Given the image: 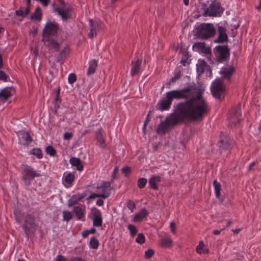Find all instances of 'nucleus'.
<instances>
[{"instance_id":"ddd939ff","label":"nucleus","mask_w":261,"mask_h":261,"mask_svg":"<svg viewBox=\"0 0 261 261\" xmlns=\"http://www.w3.org/2000/svg\"><path fill=\"white\" fill-rule=\"evenodd\" d=\"M240 110V107H238L237 108H234L232 110L230 122L231 125H234V126H236L241 121V119L240 118L241 112Z\"/></svg>"},{"instance_id":"393cba45","label":"nucleus","mask_w":261,"mask_h":261,"mask_svg":"<svg viewBox=\"0 0 261 261\" xmlns=\"http://www.w3.org/2000/svg\"><path fill=\"white\" fill-rule=\"evenodd\" d=\"M196 252L199 254L202 253L206 254L208 253L209 250L207 248H205V245L203 242L200 241L199 243V245L196 247Z\"/></svg>"},{"instance_id":"774afa93","label":"nucleus","mask_w":261,"mask_h":261,"mask_svg":"<svg viewBox=\"0 0 261 261\" xmlns=\"http://www.w3.org/2000/svg\"><path fill=\"white\" fill-rule=\"evenodd\" d=\"M89 234H94L96 232V229L94 228H91L90 230H88Z\"/></svg>"},{"instance_id":"a878e982","label":"nucleus","mask_w":261,"mask_h":261,"mask_svg":"<svg viewBox=\"0 0 261 261\" xmlns=\"http://www.w3.org/2000/svg\"><path fill=\"white\" fill-rule=\"evenodd\" d=\"M69 50V47L66 46L64 49L60 53L59 56L57 58V61L60 63H62L66 58V54L68 53Z\"/></svg>"},{"instance_id":"9b49d317","label":"nucleus","mask_w":261,"mask_h":261,"mask_svg":"<svg viewBox=\"0 0 261 261\" xmlns=\"http://www.w3.org/2000/svg\"><path fill=\"white\" fill-rule=\"evenodd\" d=\"M218 36L214 40L215 43H222L227 42L228 40V37L226 34V30L224 27L219 26L218 29Z\"/></svg>"},{"instance_id":"f257e3e1","label":"nucleus","mask_w":261,"mask_h":261,"mask_svg":"<svg viewBox=\"0 0 261 261\" xmlns=\"http://www.w3.org/2000/svg\"><path fill=\"white\" fill-rule=\"evenodd\" d=\"M204 91L202 86L193 84L167 92L166 96L171 102L174 99H185L177 105L175 112L171 114L172 123L184 122L185 120L200 121L207 116L210 107L203 96Z\"/></svg>"},{"instance_id":"c756f323","label":"nucleus","mask_w":261,"mask_h":261,"mask_svg":"<svg viewBox=\"0 0 261 261\" xmlns=\"http://www.w3.org/2000/svg\"><path fill=\"white\" fill-rule=\"evenodd\" d=\"M193 47L195 49H197L202 52L207 53L206 48V44L204 42H198L195 43Z\"/></svg>"},{"instance_id":"72a5a7b5","label":"nucleus","mask_w":261,"mask_h":261,"mask_svg":"<svg viewBox=\"0 0 261 261\" xmlns=\"http://www.w3.org/2000/svg\"><path fill=\"white\" fill-rule=\"evenodd\" d=\"M19 133L21 136L22 138L28 143H31L32 141V139L28 132L22 130L20 131Z\"/></svg>"},{"instance_id":"338daca9","label":"nucleus","mask_w":261,"mask_h":261,"mask_svg":"<svg viewBox=\"0 0 261 261\" xmlns=\"http://www.w3.org/2000/svg\"><path fill=\"white\" fill-rule=\"evenodd\" d=\"M223 230V229H221V230H215L214 231H213V233L215 235H218L220 233L221 231H222Z\"/></svg>"},{"instance_id":"3c124183","label":"nucleus","mask_w":261,"mask_h":261,"mask_svg":"<svg viewBox=\"0 0 261 261\" xmlns=\"http://www.w3.org/2000/svg\"><path fill=\"white\" fill-rule=\"evenodd\" d=\"M73 136V134L72 133L66 132L63 135V139L67 140L70 139Z\"/></svg>"},{"instance_id":"680f3d73","label":"nucleus","mask_w":261,"mask_h":261,"mask_svg":"<svg viewBox=\"0 0 261 261\" xmlns=\"http://www.w3.org/2000/svg\"><path fill=\"white\" fill-rule=\"evenodd\" d=\"M89 234V232L88 230H85L82 233V236L84 238H86L88 237V236Z\"/></svg>"},{"instance_id":"58836bf2","label":"nucleus","mask_w":261,"mask_h":261,"mask_svg":"<svg viewBox=\"0 0 261 261\" xmlns=\"http://www.w3.org/2000/svg\"><path fill=\"white\" fill-rule=\"evenodd\" d=\"M74 178V175L71 173H69L66 175L64 180L66 183L70 184L73 181Z\"/></svg>"},{"instance_id":"e2e57ef3","label":"nucleus","mask_w":261,"mask_h":261,"mask_svg":"<svg viewBox=\"0 0 261 261\" xmlns=\"http://www.w3.org/2000/svg\"><path fill=\"white\" fill-rule=\"evenodd\" d=\"M96 204L99 206H101L103 204V201L101 199H99L97 200Z\"/></svg>"},{"instance_id":"412c9836","label":"nucleus","mask_w":261,"mask_h":261,"mask_svg":"<svg viewBox=\"0 0 261 261\" xmlns=\"http://www.w3.org/2000/svg\"><path fill=\"white\" fill-rule=\"evenodd\" d=\"M89 67L87 70V75H89L95 73V69L97 66V61L92 60L89 63Z\"/></svg>"},{"instance_id":"20e7f679","label":"nucleus","mask_w":261,"mask_h":261,"mask_svg":"<svg viewBox=\"0 0 261 261\" xmlns=\"http://www.w3.org/2000/svg\"><path fill=\"white\" fill-rule=\"evenodd\" d=\"M40 176L41 174L34 171L31 167L28 165L24 166L22 179L25 185L29 186L35 177H39Z\"/></svg>"},{"instance_id":"de8ad7c7","label":"nucleus","mask_w":261,"mask_h":261,"mask_svg":"<svg viewBox=\"0 0 261 261\" xmlns=\"http://www.w3.org/2000/svg\"><path fill=\"white\" fill-rule=\"evenodd\" d=\"M127 207L133 212L136 209V205L132 200H128L127 202Z\"/></svg>"},{"instance_id":"49530a36","label":"nucleus","mask_w":261,"mask_h":261,"mask_svg":"<svg viewBox=\"0 0 261 261\" xmlns=\"http://www.w3.org/2000/svg\"><path fill=\"white\" fill-rule=\"evenodd\" d=\"M154 253V251L152 249H149L145 252V257L147 259L150 258Z\"/></svg>"},{"instance_id":"e433bc0d","label":"nucleus","mask_w":261,"mask_h":261,"mask_svg":"<svg viewBox=\"0 0 261 261\" xmlns=\"http://www.w3.org/2000/svg\"><path fill=\"white\" fill-rule=\"evenodd\" d=\"M89 244L91 248L97 249L99 246L98 240L95 237H93L90 241Z\"/></svg>"},{"instance_id":"bb28decb","label":"nucleus","mask_w":261,"mask_h":261,"mask_svg":"<svg viewBox=\"0 0 261 261\" xmlns=\"http://www.w3.org/2000/svg\"><path fill=\"white\" fill-rule=\"evenodd\" d=\"M206 66V62L203 60H199L196 65L197 71L199 75L203 73L204 71V68Z\"/></svg>"},{"instance_id":"9d476101","label":"nucleus","mask_w":261,"mask_h":261,"mask_svg":"<svg viewBox=\"0 0 261 261\" xmlns=\"http://www.w3.org/2000/svg\"><path fill=\"white\" fill-rule=\"evenodd\" d=\"M219 146L222 149H229L234 144V141L227 136L221 137V139L218 142Z\"/></svg>"},{"instance_id":"0e129e2a","label":"nucleus","mask_w":261,"mask_h":261,"mask_svg":"<svg viewBox=\"0 0 261 261\" xmlns=\"http://www.w3.org/2000/svg\"><path fill=\"white\" fill-rule=\"evenodd\" d=\"M27 6V8L25 9V11L24 12L25 16L27 15L30 12V5Z\"/></svg>"},{"instance_id":"5fc2aeb1","label":"nucleus","mask_w":261,"mask_h":261,"mask_svg":"<svg viewBox=\"0 0 261 261\" xmlns=\"http://www.w3.org/2000/svg\"><path fill=\"white\" fill-rule=\"evenodd\" d=\"M96 35V31L93 30L92 29H90V32L88 34V37L90 38H92L94 36Z\"/></svg>"},{"instance_id":"4468645a","label":"nucleus","mask_w":261,"mask_h":261,"mask_svg":"<svg viewBox=\"0 0 261 261\" xmlns=\"http://www.w3.org/2000/svg\"><path fill=\"white\" fill-rule=\"evenodd\" d=\"M42 41L44 42V44L48 47L53 48L56 51H59L60 48L59 44L57 41L48 37H43Z\"/></svg>"},{"instance_id":"f03ea898","label":"nucleus","mask_w":261,"mask_h":261,"mask_svg":"<svg viewBox=\"0 0 261 261\" xmlns=\"http://www.w3.org/2000/svg\"><path fill=\"white\" fill-rule=\"evenodd\" d=\"M216 29L212 23H201L197 27V35L202 39H207L214 37Z\"/></svg>"},{"instance_id":"864d4df0","label":"nucleus","mask_w":261,"mask_h":261,"mask_svg":"<svg viewBox=\"0 0 261 261\" xmlns=\"http://www.w3.org/2000/svg\"><path fill=\"white\" fill-rule=\"evenodd\" d=\"M122 172L125 176H127L130 172V168L128 167H125L122 169Z\"/></svg>"},{"instance_id":"6e6d98bb","label":"nucleus","mask_w":261,"mask_h":261,"mask_svg":"<svg viewBox=\"0 0 261 261\" xmlns=\"http://www.w3.org/2000/svg\"><path fill=\"white\" fill-rule=\"evenodd\" d=\"M66 258L62 255H58L56 257V260L55 261H65Z\"/></svg>"},{"instance_id":"cd10ccee","label":"nucleus","mask_w":261,"mask_h":261,"mask_svg":"<svg viewBox=\"0 0 261 261\" xmlns=\"http://www.w3.org/2000/svg\"><path fill=\"white\" fill-rule=\"evenodd\" d=\"M96 139L97 141L102 145V147H105V140L103 138L102 135V128H100L98 129V130L96 133Z\"/></svg>"},{"instance_id":"dca6fc26","label":"nucleus","mask_w":261,"mask_h":261,"mask_svg":"<svg viewBox=\"0 0 261 261\" xmlns=\"http://www.w3.org/2000/svg\"><path fill=\"white\" fill-rule=\"evenodd\" d=\"M113 182V179L108 181H103L100 186H97V189H102V193L100 194H105L108 193V197L110 195L111 192V185Z\"/></svg>"},{"instance_id":"a211bd4d","label":"nucleus","mask_w":261,"mask_h":261,"mask_svg":"<svg viewBox=\"0 0 261 261\" xmlns=\"http://www.w3.org/2000/svg\"><path fill=\"white\" fill-rule=\"evenodd\" d=\"M15 90L12 87H6L1 91L0 98H3L5 100H7L12 96Z\"/></svg>"},{"instance_id":"b1692460","label":"nucleus","mask_w":261,"mask_h":261,"mask_svg":"<svg viewBox=\"0 0 261 261\" xmlns=\"http://www.w3.org/2000/svg\"><path fill=\"white\" fill-rule=\"evenodd\" d=\"M142 63V60L138 59L136 62H132V68L131 69V75H134L138 72V70Z\"/></svg>"},{"instance_id":"5701e85b","label":"nucleus","mask_w":261,"mask_h":261,"mask_svg":"<svg viewBox=\"0 0 261 261\" xmlns=\"http://www.w3.org/2000/svg\"><path fill=\"white\" fill-rule=\"evenodd\" d=\"M161 181V177L159 176H153L151 177L149 180V184L154 190L158 189L159 187L156 185V183Z\"/></svg>"},{"instance_id":"423d86ee","label":"nucleus","mask_w":261,"mask_h":261,"mask_svg":"<svg viewBox=\"0 0 261 261\" xmlns=\"http://www.w3.org/2000/svg\"><path fill=\"white\" fill-rule=\"evenodd\" d=\"M37 227V224L35 222L34 217L30 214L27 215L25 218V224L22 226L25 233L27 236L33 233Z\"/></svg>"},{"instance_id":"f3484780","label":"nucleus","mask_w":261,"mask_h":261,"mask_svg":"<svg viewBox=\"0 0 261 261\" xmlns=\"http://www.w3.org/2000/svg\"><path fill=\"white\" fill-rule=\"evenodd\" d=\"M171 104V101L166 96L157 104L156 108L161 111L167 110L170 107Z\"/></svg>"},{"instance_id":"09e8293b","label":"nucleus","mask_w":261,"mask_h":261,"mask_svg":"<svg viewBox=\"0 0 261 261\" xmlns=\"http://www.w3.org/2000/svg\"><path fill=\"white\" fill-rule=\"evenodd\" d=\"M76 80V77L74 73H70L68 77V81L69 83L73 84Z\"/></svg>"},{"instance_id":"ea45409f","label":"nucleus","mask_w":261,"mask_h":261,"mask_svg":"<svg viewBox=\"0 0 261 261\" xmlns=\"http://www.w3.org/2000/svg\"><path fill=\"white\" fill-rule=\"evenodd\" d=\"M128 229L130 231V236L134 237L137 233L136 227L134 225L129 224L128 225Z\"/></svg>"},{"instance_id":"c03bdc74","label":"nucleus","mask_w":261,"mask_h":261,"mask_svg":"<svg viewBox=\"0 0 261 261\" xmlns=\"http://www.w3.org/2000/svg\"><path fill=\"white\" fill-rule=\"evenodd\" d=\"M95 197H101L105 199L108 197V193L105 194H100V193H92L88 197V199H93Z\"/></svg>"},{"instance_id":"1a4fd4ad","label":"nucleus","mask_w":261,"mask_h":261,"mask_svg":"<svg viewBox=\"0 0 261 261\" xmlns=\"http://www.w3.org/2000/svg\"><path fill=\"white\" fill-rule=\"evenodd\" d=\"M58 1L62 5L61 9L55 8V12L60 15L63 20H66L71 16L70 13L71 11V8L69 6L67 5L63 0Z\"/></svg>"},{"instance_id":"0eeeda50","label":"nucleus","mask_w":261,"mask_h":261,"mask_svg":"<svg viewBox=\"0 0 261 261\" xmlns=\"http://www.w3.org/2000/svg\"><path fill=\"white\" fill-rule=\"evenodd\" d=\"M58 30V23L55 21L48 20L43 29L42 36L50 37V36H55L57 34Z\"/></svg>"},{"instance_id":"7ed1b4c3","label":"nucleus","mask_w":261,"mask_h":261,"mask_svg":"<svg viewBox=\"0 0 261 261\" xmlns=\"http://www.w3.org/2000/svg\"><path fill=\"white\" fill-rule=\"evenodd\" d=\"M224 9L221 6L220 3L214 1L204 11V16L220 17L222 14Z\"/></svg>"},{"instance_id":"6ab92c4d","label":"nucleus","mask_w":261,"mask_h":261,"mask_svg":"<svg viewBox=\"0 0 261 261\" xmlns=\"http://www.w3.org/2000/svg\"><path fill=\"white\" fill-rule=\"evenodd\" d=\"M85 196L84 194L77 193L73 195L68 201V206L71 207Z\"/></svg>"},{"instance_id":"4be33fe9","label":"nucleus","mask_w":261,"mask_h":261,"mask_svg":"<svg viewBox=\"0 0 261 261\" xmlns=\"http://www.w3.org/2000/svg\"><path fill=\"white\" fill-rule=\"evenodd\" d=\"M70 163L72 166L76 167V170L82 171L83 169V166L79 158H71L70 159Z\"/></svg>"},{"instance_id":"4c0bfd02","label":"nucleus","mask_w":261,"mask_h":261,"mask_svg":"<svg viewBox=\"0 0 261 261\" xmlns=\"http://www.w3.org/2000/svg\"><path fill=\"white\" fill-rule=\"evenodd\" d=\"M32 154L36 156L39 159H41L42 158V151L39 148H34L31 151Z\"/></svg>"},{"instance_id":"a19ab883","label":"nucleus","mask_w":261,"mask_h":261,"mask_svg":"<svg viewBox=\"0 0 261 261\" xmlns=\"http://www.w3.org/2000/svg\"><path fill=\"white\" fill-rule=\"evenodd\" d=\"M45 151L46 153L49 154L50 156H54L56 153V150L51 145H49L46 147Z\"/></svg>"},{"instance_id":"c9c22d12","label":"nucleus","mask_w":261,"mask_h":261,"mask_svg":"<svg viewBox=\"0 0 261 261\" xmlns=\"http://www.w3.org/2000/svg\"><path fill=\"white\" fill-rule=\"evenodd\" d=\"M90 29H92L93 30L96 31L97 29H98V28L101 27V24L99 22L90 19Z\"/></svg>"},{"instance_id":"aec40b11","label":"nucleus","mask_w":261,"mask_h":261,"mask_svg":"<svg viewBox=\"0 0 261 261\" xmlns=\"http://www.w3.org/2000/svg\"><path fill=\"white\" fill-rule=\"evenodd\" d=\"M148 215V212L145 208L142 209L138 214H136L133 218L134 222H138L142 221L143 218Z\"/></svg>"},{"instance_id":"2eb2a0df","label":"nucleus","mask_w":261,"mask_h":261,"mask_svg":"<svg viewBox=\"0 0 261 261\" xmlns=\"http://www.w3.org/2000/svg\"><path fill=\"white\" fill-rule=\"evenodd\" d=\"M235 69L232 66H227L221 68L220 73L222 74V77L229 80L231 77Z\"/></svg>"},{"instance_id":"79ce46f5","label":"nucleus","mask_w":261,"mask_h":261,"mask_svg":"<svg viewBox=\"0 0 261 261\" xmlns=\"http://www.w3.org/2000/svg\"><path fill=\"white\" fill-rule=\"evenodd\" d=\"M63 220L66 221H69L72 218V215L71 212L68 211H63Z\"/></svg>"},{"instance_id":"c85d7f7f","label":"nucleus","mask_w":261,"mask_h":261,"mask_svg":"<svg viewBox=\"0 0 261 261\" xmlns=\"http://www.w3.org/2000/svg\"><path fill=\"white\" fill-rule=\"evenodd\" d=\"M93 226L95 227H100L102 225V220L100 214L98 215L94 214L93 216Z\"/></svg>"},{"instance_id":"bf43d9fd","label":"nucleus","mask_w":261,"mask_h":261,"mask_svg":"<svg viewBox=\"0 0 261 261\" xmlns=\"http://www.w3.org/2000/svg\"><path fill=\"white\" fill-rule=\"evenodd\" d=\"M179 78L180 75L177 74L171 79L170 83H174L176 80H178Z\"/></svg>"},{"instance_id":"13d9d810","label":"nucleus","mask_w":261,"mask_h":261,"mask_svg":"<svg viewBox=\"0 0 261 261\" xmlns=\"http://www.w3.org/2000/svg\"><path fill=\"white\" fill-rule=\"evenodd\" d=\"M170 227L171 228L172 232L174 233L176 231V224L175 222H172L170 223Z\"/></svg>"},{"instance_id":"4d7b16f0","label":"nucleus","mask_w":261,"mask_h":261,"mask_svg":"<svg viewBox=\"0 0 261 261\" xmlns=\"http://www.w3.org/2000/svg\"><path fill=\"white\" fill-rule=\"evenodd\" d=\"M69 261H86L85 259L80 257H74L70 258Z\"/></svg>"},{"instance_id":"f8f14e48","label":"nucleus","mask_w":261,"mask_h":261,"mask_svg":"<svg viewBox=\"0 0 261 261\" xmlns=\"http://www.w3.org/2000/svg\"><path fill=\"white\" fill-rule=\"evenodd\" d=\"M171 118V115H170V117L167 118L166 120L162 122L161 123V124L158 126V128L157 129V132L158 133L160 134H165L166 132L168 130L169 126L170 125H175L177 124L179 122H177L175 123H172L171 121L170 120V119Z\"/></svg>"},{"instance_id":"052dcab7","label":"nucleus","mask_w":261,"mask_h":261,"mask_svg":"<svg viewBox=\"0 0 261 261\" xmlns=\"http://www.w3.org/2000/svg\"><path fill=\"white\" fill-rule=\"evenodd\" d=\"M118 170V167H115L113 173L112 174V179H113V178H115V175L117 173Z\"/></svg>"},{"instance_id":"39448f33","label":"nucleus","mask_w":261,"mask_h":261,"mask_svg":"<svg viewBox=\"0 0 261 261\" xmlns=\"http://www.w3.org/2000/svg\"><path fill=\"white\" fill-rule=\"evenodd\" d=\"M224 86L221 80L217 79L212 83L211 91L212 95L219 100H222V94L224 92Z\"/></svg>"},{"instance_id":"473e14b6","label":"nucleus","mask_w":261,"mask_h":261,"mask_svg":"<svg viewBox=\"0 0 261 261\" xmlns=\"http://www.w3.org/2000/svg\"><path fill=\"white\" fill-rule=\"evenodd\" d=\"M172 245V241L170 238H163L161 240V245L164 248H169Z\"/></svg>"},{"instance_id":"69168bd1","label":"nucleus","mask_w":261,"mask_h":261,"mask_svg":"<svg viewBox=\"0 0 261 261\" xmlns=\"http://www.w3.org/2000/svg\"><path fill=\"white\" fill-rule=\"evenodd\" d=\"M149 115H150V112H149L145 120V122H144V123L146 124H147L150 121V118H149Z\"/></svg>"},{"instance_id":"8fccbe9b","label":"nucleus","mask_w":261,"mask_h":261,"mask_svg":"<svg viewBox=\"0 0 261 261\" xmlns=\"http://www.w3.org/2000/svg\"><path fill=\"white\" fill-rule=\"evenodd\" d=\"M8 78V77L5 74V73L2 70H0V80H3L4 82H7Z\"/></svg>"},{"instance_id":"6e6552de","label":"nucleus","mask_w":261,"mask_h":261,"mask_svg":"<svg viewBox=\"0 0 261 261\" xmlns=\"http://www.w3.org/2000/svg\"><path fill=\"white\" fill-rule=\"evenodd\" d=\"M216 61L222 63L229 57V49L227 45H219L215 47Z\"/></svg>"},{"instance_id":"f704fd0d","label":"nucleus","mask_w":261,"mask_h":261,"mask_svg":"<svg viewBox=\"0 0 261 261\" xmlns=\"http://www.w3.org/2000/svg\"><path fill=\"white\" fill-rule=\"evenodd\" d=\"M74 212L79 220L81 219L84 217V214L83 212L82 208L79 206L74 207Z\"/></svg>"},{"instance_id":"7c9ffc66","label":"nucleus","mask_w":261,"mask_h":261,"mask_svg":"<svg viewBox=\"0 0 261 261\" xmlns=\"http://www.w3.org/2000/svg\"><path fill=\"white\" fill-rule=\"evenodd\" d=\"M213 186L214 187L215 194L218 198H220V191L221 190V185L220 183L218 182L217 180L213 181Z\"/></svg>"},{"instance_id":"2f4dec72","label":"nucleus","mask_w":261,"mask_h":261,"mask_svg":"<svg viewBox=\"0 0 261 261\" xmlns=\"http://www.w3.org/2000/svg\"><path fill=\"white\" fill-rule=\"evenodd\" d=\"M41 12L39 7H37L35 12L31 15L30 18L31 19H35L36 20L40 21L41 19Z\"/></svg>"},{"instance_id":"37998d69","label":"nucleus","mask_w":261,"mask_h":261,"mask_svg":"<svg viewBox=\"0 0 261 261\" xmlns=\"http://www.w3.org/2000/svg\"><path fill=\"white\" fill-rule=\"evenodd\" d=\"M147 179L145 178H140L138 180L137 184L139 188L140 189L143 188L146 183H147Z\"/></svg>"},{"instance_id":"a18cd8bd","label":"nucleus","mask_w":261,"mask_h":261,"mask_svg":"<svg viewBox=\"0 0 261 261\" xmlns=\"http://www.w3.org/2000/svg\"><path fill=\"white\" fill-rule=\"evenodd\" d=\"M145 239L144 235L142 233H139L136 239V242L140 244H142L145 242Z\"/></svg>"},{"instance_id":"603ef678","label":"nucleus","mask_w":261,"mask_h":261,"mask_svg":"<svg viewBox=\"0 0 261 261\" xmlns=\"http://www.w3.org/2000/svg\"><path fill=\"white\" fill-rule=\"evenodd\" d=\"M15 14L17 16L24 17V13L22 8H20L18 10L15 11Z\"/></svg>"}]
</instances>
